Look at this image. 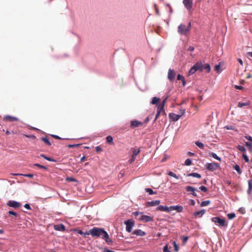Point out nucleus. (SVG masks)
Returning a JSON list of instances; mask_svg holds the SVG:
<instances>
[{
    "mask_svg": "<svg viewBox=\"0 0 252 252\" xmlns=\"http://www.w3.org/2000/svg\"><path fill=\"white\" fill-rule=\"evenodd\" d=\"M89 235H91L93 237H101L108 244L112 243V241L110 239L108 234L103 228L94 227L89 231Z\"/></svg>",
    "mask_w": 252,
    "mask_h": 252,
    "instance_id": "f257e3e1",
    "label": "nucleus"
},
{
    "mask_svg": "<svg viewBox=\"0 0 252 252\" xmlns=\"http://www.w3.org/2000/svg\"><path fill=\"white\" fill-rule=\"evenodd\" d=\"M191 30V23L189 22L187 26L181 24L178 27V32L182 35L187 36Z\"/></svg>",
    "mask_w": 252,
    "mask_h": 252,
    "instance_id": "f03ea898",
    "label": "nucleus"
},
{
    "mask_svg": "<svg viewBox=\"0 0 252 252\" xmlns=\"http://www.w3.org/2000/svg\"><path fill=\"white\" fill-rule=\"evenodd\" d=\"M211 220L215 223H218L220 227H226L227 226L226 220L223 219L216 217L212 218Z\"/></svg>",
    "mask_w": 252,
    "mask_h": 252,
    "instance_id": "7ed1b4c3",
    "label": "nucleus"
},
{
    "mask_svg": "<svg viewBox=\"0 0 252 252\" xmlns=\"http://www.w3.org/2000/svg\"><path fill=\"white\" fill-rule=\"evenodd\" d=\"M124 223L126 225V229L128 232H131L132 231V227L134 226L135 222L132 219L128 220L125 221Z\"/></svg>",
    "mask_w": 252,
    "mask_h": 252,
    "instance_id": "20e7f679",
    "label": "nucleus"
},
{
    "mask_svg": "<svg viewBox=\"0 0 252 252\" xmlns=\"http://www.w3.org/2000/svg\"><path fill=\"white\" fill-rule=\"evenodd\" d=\"M205 167L207 170L214 171L220 167V164L216 162L208 163L205 165Z\"/></svg>",
    "mask_w": 252,
    "mask_h": 252,
    "instance_id": "39448f33",
    "label": "nucleus"
},
{
    "mask_svg": "<svg viewBox=\"0 0 252 252\" xmlns=\"http://www.w3.org/2000/svg\"><path fill=\"white\" fill-rule=\"evenodd\" d=\"M158 109H157V114L156 116V118L155 121H156L159 117V116L161 114L162 115H165L166 113L164 110L163 104H158Z\"/></svg>",
    "mask_w": 252,
    "mask_h": 252,
    "instance_id": "423d86ee",
    "label": "nucleus"
},
{
    "mask_svg": "<svg viewBox=\"0 0 252 252\" xmlns=\"http://www.w3.org/2000/svg\"><path fill=\"white\" fill-rule=\"evenodd\" d=\"M183 3L185 7L189 11H190L193 5L192 0H183Z\"/></svg>",
    "mask_w": 252,
    "mask_h": 252,
    "instance_id": "0eeeda50",
    "label": "nucleus"
},
{
    "mask_svg": "<svg viewBox=\"0 0 252 252\" xmlns=\"http://www.w3.org/2000/svg\"><path fill=\"white\" fill-rule=\"evenodd\" d=\"M138 220L144 222H147L149 221H153V218L150 216L143 215L138 219Z\"/></svg>",
    "mask_w": 252,
    "mask_h": 252,
    "instance_id": "6e6552de",
    "label": "nucleus"
},
{
    "mask_svg": "<svg viewBox=\"0 0 252 252\" xmlns=\"http://www.w3.org/2000/svg\"><path fill=\"white\" fill-rule=\"evenodd\" d=\"M7 205L9 207H13L15 208H17L21 206L20 203L17 202L16 201H12V200L9 201L7 202Z\"/></svg>",
    "mask_w": 252,
    "mask_h": 252,
    "instance_id": "1a4fd4ad",
    "label": "nucleus"
},
{
    "mask_svg": "<svg viewBox=\"0 0 252 252\" xmlns=\"http://www.w3.org/2000/svg\"><path fill=\"white\" fill-rule=\"evenodd\" d=\"M176 73L175 71L171 69H169L168 73V78L171 81H173L174 80L175 77Z\"/></svg>",
    "mask_w": 252,
    "mask_h": 252,
    "instance_id": "9d476101",
    "label": "nucleus"
},
{
    "mask_svg": "<svg viewBox=\"0 0 252 252\" xmlns=\"http://www.w3.org/2000/svg\"><path fill=\"white\" fill-rule=\"evenodd\" d=\"M186 190L188 192H190V194L194 196H197V194L195 192L196 189L195 188L191 186H187L186 187Z\"/></svg>",
    "mask_w": 252,
    "mask_h": 252,
    "instance_id": "9b49d317",
    "label": "nucleus"
},
{
    "mask_svg": "<svg viewBox=\"0 0 252 252\" xmlns=\"http://www.w3.org/2000/svg\"><path fill=\"white\" fill-rule=\"evenodd\" d=\"M205 213V211L202 209L199 211H196L193 213V216L195 218L201 217Z\"/></svg>",
    "mask_w": 252,
    "mask_h": 252,
    "instance_id": "f8f14e48",
    "label": "nucleus"
},
{
    "mask_svg": "<svg viewBox=\"0 0 252 252\" xmlns=\"http://www.w3.org/2000/svg\"><path fill=\"white\" fill-rule=\"evenodd\" d=\"M55 230L57 231H64L65 230V226L63 224H56L54 226Z\"/></svg>",
    "mask_w": 252,
    "mask_h": 252,
    "instance_id": "ddd939ff",
    "label": "nucleus"
},
{
    "mask_svg": "<svg viewBox=\"0 0 252 252\" xmlns=\"http://www.w3.org/2000/svg\"><path fill=\"white\" fill-rule=\"evenodd\" d=\"M5 121H8L9 122H13V121H18L19 119L16 117L11 116L9 115H7L4 117L3 118Z\"/></svg>",
    "mask_w": 252,
    "mask_h": 252,
    "instance_id": "4468645a",
    "label": "nucleus"
},
{
    "mask_svg": "<svg viewBox=\"0 0 252 252\" xmlns=\"http://www.w3.org/2000/svg\"><path fill=\"white\" fill-rule=\"evenodd\" d=\"M142 123L137 120L131 121L130 122V126L132 127H138L142 125Z\"/></svg>",
    "mask_w": 252,
    "mask_h": 252,
    "instance_id": "2eb2a0df",
    "label": "nucleus"
},
{
    "mask_svg": "<svg viewBox=\"0 0 252 252\" xmlns=\"http://www.w3.org/2000/svg\"><path fill=\"white\" fill-rule=\"evenodd\" d=\"M170 210H176L178 212H182L183 211V207L182 206L176 205L170 207Z\"/></svg>",
    "mask_w": 252,
    "mask_h": 252,
    "instance_id": "dca6fc26",
    "label": "nucleus"
},
{
    "mask_svg": "<svg viewBox=\"0 0 252 252\" xmlns=\"http://www.w3.org/2000/svg\"><path fill=\"white\" fill-rule=\"evenodd\" d=\"M133 234H135L137 236H143L146 235V233L141 229H136L133 232Z\"/></svg>",
    "mask_w": 252,
    "mask_h": 252,
    "instance_id": "f3484780",
    "label": "nucleus"
},
{
    "mask_svg": "<svg viewBox=\"0 0 252 252\" xmlns=\"http://www.w3.org/2000/svg\"><path fill=\"white\" fill-rule=\"evenodd\" d=\"M169 117L173 121H177L181 118L179 114H176L173 113L169 114Z\"/></svg>",
    "mask_w": 252,
    "mask_h": 252,
    "instance_id": "a211bd4d",
    "label": "nucleus"
},
{
    "mask_svg": "<svg viewBox=\"0 0 252 252\" xmlns=\"http://www.w3.org/2000/svg\"><path fill=\"white\" fill-rule=\"evenodd\" d=\"M157 210L160 211H166V212H170L171 211L170 207H168L167 206H164L162 205L159 206L157 208Z\"/></svg>",
    "mask_w": 252,
    "mask_h": 252,
    "instance_id": "6ab92c4d",
    "label": "nucleus"
},
{
    "mask_svg": "<svg viewBox=\"0 0 252 252\" xmlns=\"http://www.w3.org/2000/svg\"><path fill=\"white\" fill-rule=\"evenodd\" d=\"M194 68H196L197 70H199L200 71H203V63L201 62H197L194 64Z\"/></svg>",
    "mask_w": 252,
    "mask_h": 252,
    "instance_id": "aec40b11",
    "label": "nucleus"
},
{
    "mask_svg": "<svg viewBox=\"0 0 252 252\" xmlns=\"http://www.w3.org/2000/svg\"><path fill=\"white\" fill-rule=\"evenodd\" d=\"M160 203V200H154L147 202L148 206H155L158 205Z\"/></svg>",
    "mask_w": 252,
    "mask_h": 252,
    "instance_id": "412c9836",
    "label": "nucleus"
},
{
    "mask_svg": "<svg viewBox=\"0 0 252 252\" xmlns=\"http://www.w3.org/2000/svg\"><path fill=\"white\" fill-rule=\"evenodd\" d=\"M203 70H205L207 72H209L211 70L210 65L208 63L203 64Z\"/></svg>",
    "mask_w": 252,
    "mask_h": 252,
    "instance_id": "4be33fe9",
    "label": "nucleus"
},
{
    "mask_svg": "<svg viewBox=\"0 0 252 252\" xmlns=\"http://www.w3.org/2000/svg\"><path fill=\"white\" fill-rule=\"evenodd\" d=\"M106 139L107 142L108 143H109V144H111V145L114 144L113 138L111 136H110V135L107 136L106 138Z\"/></svg>",
    "mask_w": 252,
    "mask_h": 252,
    "instance_id": "5701e85b",
    "label": "nucleus"
},
{
    "mask_svg": "<svg viewBox=\"0 0 252 252\" xmlns=\"http://www.w3.org/2000/svg\"><path fill=\"white\" fill-rule=\"evenodd\" d=\"M188 176H191V177H195V178H201V176L200 174L197 173H189V174L188 175Z\"/></svg>",
    "mask_w": 252,
    "mask_h": 252,
    "instance_id": "b1692460",
    "label": "nucleus"
},
{
    "mask_svg": "<svg viewBox=\"0 0 252 252\" xmlns=\"http://www.w3.org/2000/svg\"><path fill=\"white\" fill-rule=\"evenodd\" d=\"M250 104V102L248 101L246 102H239L238 104V107L242 108L244 106H249Z\"/></svg>",
    "mask_w": 252,
    "mask_h": 252,
    "instance_id": "393cba45",
    "label": "nucleus"
},
{
    "mask_svg": "<svg viewBox=\"0 0 252 252\" xmlns=\"http://www.w3.org/2000/svg\"><path fill=\"white\" fill-rule=\"evenodd\" d=\"M41 140L48 146H51L52 145V143L50 142L47 137H42L41 138Z\"/></svg>",
    "mask_w": 252,
    "mask_h": 252,
    "instance_id": "a878e982",
    "label": "nucleus"
},
{
    "mask_svg": "<svg viewBox=\"0 0 252 252\" xmlns=\"http://www.w3.org/2000/svg\"><path fill=\"white\" fill-rule=\"evenodd\" d=\"M14 175H20V176H23L24 177H28V178H32L33 177V175L32 174H13Z\"/></svg>",
    "mask_w": 252,
    "mask_h": 252,
    "instance_id": "bb28decb",
    "label": "nucleus"
},
{
    "mask_svg": "<svg viewBox=\"0 0 252 252\" xmlns=\"http://www.w3.org/2000/svg\"><path fill=\"white\" fill-rule=\"evenodd\" d=\"M132 155L134 156H137L140 152V149H136L135 148L132 149Z\"/></svg>",
    "mask_w": 252,
    "mask_h": 252,
    "instance_id": "cd10ccee",
    "label": "nucleus"
},
{
    "mask_svg": "<svg viewBox=\"0 0 252 252\" xmlns=\"http://www.w3.org/2000/svg\"><path fill=\"white\" fill-rule=\"evenodd\" d=\"M159 98L157 97H154L151 101L152 104H157L159 101Z\"/></svg>",
    "mask_w": 252,
    "mask_h": 252,
    "instance_id": "c85d7f7f",
    "label": "nucleus"
},
{
    "mask_svg": "<svg viewBox=\"0 0 252 252\" xmlns=\"http://www.w3.org/2000/svg\"><path fill=\"white\" fill-rule=\"evenodd\" d=\"M197 70L196 68H194V66L193 65L189 70V75H191L194 74Z\"/></svg>",
    "mask_w": 252,
    "mask_h": 252,
    "instance_id": "c756f323",
    "label": "nucleus"
},
{
    "mask_svg": "<svg viewBox=\"0 0 252 252\" xmlns=\"http://www.w3.org/2000/svg\"><path fill=\"white\" fill-rule=\"evenodd\" d=\"M195 145L200 149H203L204 148V145L202 143L199 141H196L195 143Z\"/></svg>",
    "mask_w": 252,
    "mask_h": 252,
    "instance_id": "7c9ffc66",
    "label": "nucleus"
},
{
    "mask_svg": "<svg viewBox=\"0 0 252 252\" xmlns=\"http://www.w3.org/2000/svg\"><path fill=\"white\" fill-rule=\"evenodd\" d=\"M210 201H209V200L204 201L201 203L200 206L201 207L208 206V205L210 204Z\"/></svg>",
    "mask_w": 252,
    "mask_h": 252,
    "instance_id": "2f4dec72",
    "label": "nucleus"
},
{
    "mask_svg": "<svg viewBox=\"0 0 252 252\" xmlns=\"http://www.w3.org/2000/svg\"><path fill=\"white\" fill-rule=\"evenodd\" d=\"M145 191L147 192H148L149 194L150 195L155 194L157 193L156 192L154 191L151 189H150V188L145 189Z\"/></svg>",
    "mask_w": 252,
    "mask_h": 252,
    "instance_id": "473e14b6",
    "label": "nucleus"
},
{
    "mask_svg": "<svg viewBox=\"0 0 252 252\" xmlns=\"http://www.w3.org/2000/svg\"><path fill=\"white\" fill-rule=\"evenodd\" d=\"M237 149L239 151L244 152V153L246 152V148L243 146L238 145L237 146Z\"/></svg>",
    "mask_w": 252,
    "mask_h": 252,
    "instance_id": "72a5a7b5",
    "label": "nucleus"
},
{
    "mask_svg": "<svg viewBox=\"0 0 252 252\" xmlns=\"http://www.w3.org/2000/svg\"><path fill=\"white\" fill-rule=\"evenodd\" d=\"M172 243L174 246V251L176 252H178L179 250V246H178V245L176 244V242L172 241Z\"/></svg>",
    "mask_w": 252,
    "mask_h": 252,
    "instance_id": "f704fd0d",
    "label": "nucleus"
},
{
    "mask_svg": "<svg viewBox=\"0 0 252 252\" xmlns=\"http://www.w3.org/2000/svg\"><path fill=\"white\" fill-rule=\"evenodd\" d=\"M234 168L239 174H241L242 173V171L241 170L240 168L238 165H235Z\"/></svg>",
    "mask_w": 252,
    "mask_h": 252,
    "instance_id": "c9c22d12",
    "label": "nucleus"
},
{
    "mask_svg": "<svg viewBox=\"0 0 252 252\" xmlns=\"http://www.w3.org/2000/svg\"><path fill=\"white\" fill-rule=\"evenodd\" d=\"M77 233L80 235H84L85 236H86L87 235H89V231L88 232H83L81 230H76Z\"/></svg>",
    "mask_w": 252,
    "mask_h": 252,
    "instance_id": "e433bc0d",
    "label": "nucleus"
},
{
    "mask_svg": "<svg viewBox=\"0 0 252 252\" xmlns=\"http://www.w3.org/2000/svg\"><path fill=\"white\" fill-rule=\"evenodd\" d=\"M227 216L229 220L233 219L234 218H235L236 215L234 213H229L227 215Z\"/></svg>",
    "mask_w": 252,
    "mask_h": 252,
    "instance_id": "4c0bfd02",
    "label": "nucleus"
},
{
    "mask_svg": "<svg viewBox=\"0 0 252 252\" xmlns=\"http://www.w3.org/2000/svg\"><path fill=\"white\" fill-rule=\"evenodd\" d=\"M168 175L175 178L176 179H179V177L178 176H177L176 174H175L174 173H173L171 171L169 172L168 173Z\"/></svg>",
    "mask_w": 252,
    "mask_h": 252,
    "instance_id": "58836bf2",
    "label": "nucleus"
},
{
    "mask_svg": "<svg viewBox=\"0 0 252 252\" xmlns=\"http://www.w3.org/2000/svg\"><path fill=\"white\" fill-rule=\"evenodd\" d=\"M33 166L38 167L42 168V169H44L45 170H47V168L46 166L42 165H40V164H39L38 163H35V164H34Z\"/></svg>",
    "mask_w": 252,
    "mask_h": 252,
    "instance_id": "ea45409f",
    "label": "nucleus"
},
{
    "mask_svg": "<svg viewBox=\"0 0 252 252\" xmlns=\"http://www.w3.org/2000/svg\"><path fill=\"white\" fill-rule=\"evenodd\" d=\"M192 163V161L190 159L188 158L185 161V165L187 166H189L191 165Z\"/></svg>",
    "mask_w": 252,
    "mask_h": 252,
    "instance_id": "a19ab883",
    "label": "nucleus"
},
{
    "mask_svg": "<svg viewBox=\"0 0 252 252\" xmlns=\"http://www.w3.org/2000/svg\"><path fill=\"white\" fill-rule=\"evenodd\" d=\"M211 156H212V157L213 158H215V159H217V160H219V161H220V160H221V158H220L217 155V154H215V153H211Z\"/></svg>",
    "mask_w": 252,
    "mask_h": 252,
    "instance_id": "79ce46f5",
    "label": "nucleus"
},
{
    "mask_svg": "<svg viewBox=\"0 0 252 252\" xmlns=\"http://www.w3.org/2000/svg\"><path fill=\"white\" fill-rule=\"evenodd\" d=\"M163 252H171L170 250H168V245L166 244L163 248Z\"/></svg>",
    "mask_w": 252,
    "mask_h": 252,
    "instance_id": "37998d69",
    "label": "nucleus"
},
{
    "mask_svg": "<svg viewBox=\"0 0 252 252\" xmlns=\"http://www.w3.org/2000/svg\"><path fill=\"white\" fill-rule=\"evenodd\" d=\"M245 145L250 149V151L252 150V145L251 143L246 142Z\"/></svg>",
    "mask_w": 252,
    "mask_h": 252,
    "instance_id": "c03bdc74",
    "label": "nucleus"
},
{
    "mask_svg": "<svg viewBox=\"0 0 252 252\" xmlns=\"http://www.w3.org/2000/svg\"><path fill=\"white\" fill-rule=\"evenodd\" d=\"M199 189L203 192H206L208 190V189L206 187H205V186H201L199 187Z\"/></svg>",
    "mask_w": 252,
    "mask_h": 252,
    "instance_id": "a18cd8bd",
    "label": "nucleus"
},
{
    "mask_svg": "<svg viewBox=\"0 0 252 252\" xmlns=\"http://www.w3.org/2000/svg\"><path fill=\"white\" fill-rule=\"evenodd\" d=\"M8 213L9 215H13L14 216H15V217H17L18 216L16 212H14L12 211H8Z\"/></svg>",
    "mask_w": 252,
    "mask_h": 252,
    "instance_id": "49530a36",
    "label": "nucleus"
},
{
    "mask_svg": "<svg viewBox=\"0 0 252 252\" xmlns=\"http://www.w3.org/2000/svg\"><path fill=\"white\" fill-rule=\"evenodd\" d=\"M185 113V109H180V112L178 114L180 117H181Z\"/></svg>",
    "mask_w": 252,
    "mask_h": 252,
    "instance_id": "de8ad7c7",
    "label": "nucleus"
},
{
    "mask_svg": "<svg viewBox=\"0 0 252 252\" xmlns=\"http://www.w3.org/2000/svg\"><path fill=\"white\" fill-rule=\"evenodd\" d=\"M243 158H244L245 162H248L249 161V159L248 158V157L245 154H243Z\"/></svg>",
    "mask_w": 252,
    "mask_h": 252,
    "instance_id": "09e8293b",
    "label": "nucleus"
},
{
    "mask_svg": "<svg viewBox=\"0 0 252 252\" xmlns=\"http://www.w3.org/2000/svg\"><path fill=\"white\" fill-rule=\"evenodd\" d=\"M238 211L242 214L245 213V209L243 207H241L239 209Z\"/></svg>",
    "mask_w": 252,
    "mask_h": 252,
    "instance_id": "8fccbe9b",
    "label": "nucleus"
},
{
    "mask_svg": "<svg viewBox=\"0 0 252 252\" xmlns=\"http://www.w3.org/2000/svg\"><path fill=\"white\" fill-rule=\"evenodd\" d=\"M248 184H249V190H252V180H250L249 181Z\"/></svg>",
    "mask_w": 252,
    "mask_h": 252,
    "instance_id": "3c124183",
    "label": "nucleus"
},
{
    "mask_svg": "<svg viewBox=\"0 0 252 252\" xmlns=\"http://www.w3.org/2000/svg\"><path fill=\"white\" fill-rule=\"evenodd\" d=\"M182 238L184 244H185L188 240V237L187 236H182Z\"/></svg>",
    "mask_w": 252,
    "mask_h": 252,
    "instance_id": "603ef678",
    "label": "nucleus"
},
{
    "mask_svg": "<svg viewBox=\"0 0 252 252\" xmlns=\"http://www.w3.org/2000/svg\"><path fill=\"white\" fill-rule=\"evenodd\" d=\"M185 79L184 77L180 74H178L177 76V80L182 81Z\"/></svg>",
    "mask_w": 252,
    "mask_h": 252,
    "instance_id": "864d4df0",
    "label": "nucleus"
},
{
    "mask_svg": "<svg viewBox=\"0 0 252 252\" xmlns=\"http://www.w3.org/2000/svg\"><path fill=\"white\" fill-rule=\"evenodd\" d=\"M135 156L132 155L131 158L129 160V163H131L133 162L135 160Z\"/></svg>",
    "mask_w": 252,
    "mask_h": 252,
    "instance_id": "5fc2aeb1",
    "label": "nucleus"
},
{
    "mask_svg": "<svg viewBox=\"0 0 252 252\" xmlns=\"http://www.w3.org/2000/svg\"><path fill=\"white\" fill-rule=\"evenodd\" d=\"M189 203L190 205L194 206L195 205V201L193 199H190Z\"/></svg>",
    "mask_w": 252,
    "mask_h": 252,
    "instance_id": "6e6d98bb",
    "label": "nucleus"
},
{
    "mask_svg": "<svg viewBox=\"0 0 252 252\" xmlns=\"http://www.w3.org/2000/svg\"><path fill=\"white\" fill-rule=\"evenodd\" d=\"M46 160H48L49 161H52V162H56V160L55 159H54V158H52L48 157H47V158H46Z\"/></svg>",
    "mask_w": 252,
    "mask_h": 252,
    "instance_id": "4d7b16f0",
    "label": "nucleus"
},
{
    "mask_svg": "<svg viewBox=\"0 0 252 252\" xmlns=\"http://www.w3.org/2000/svg\"><path fill=\"white\" fill-rule=\"evenodd\" d=\"M224 128L228 130H231L233 129V126H224Z\"/></svg>",
    "mask_w": 252,
    "mask_h": 252,
    "instance_id": "13d9d810",
    "label": "nucleus"
},
{
    "mask_svg": "<svg viewBox=\"0 0 252 252\" xmlns=\"http://www.w3.org/2000/svg\"><path fill=\"white\" fill-rule=\"evenodd\" d=\"M24 207L26 208L28 210H31V207H30V205L29 204H26L24 205Z\"/></svg>",
    "mask_w": 252,
    "mask_h": 252,
    "instance_id": "bf43d9fd",
    "label": "nucleus"
},
{
    "mask_svg": "<svg viewBox=\"0 0 252 252\" xmlns=\"http://www.w3.org/2000/svg\"><path fill=\"white\" fill-rule=\"evenodd\" d=\"M235 88L238 90H242L243 87L241 86L235 85Z\"/></svg>",
    "mask_w": 252,
    "mask_h": 252,
    "instance_id": "052dcab7",
    "label": "nucleus"
},
{
    "mask_svg": "<svg viewBox=\"0 0 252 252\" xmlns=\"http://www.w3.org/2000/svg\"><path fill=\"white\" fill-rule=\"evenodd\" d=\"M79 146V144H74V145H68V147L69 148H74L75 147H78Z\"/></svg>",
    "mask_w": 252,
    "mask_h": 252,
    "instance_id": "680f3d73",
    "label": "nucleus"
},
{
    "mask_svg": "<svg viewBox=\"0 0 252 252\" xmlns=\"http://www.w3.org/2000/svg\"><path fill=\"white\" fill-rule=\"evenodd\" d=\"M142 213H140L138 211H136L133 213V214L135 217H137L140 214H141Z\"/></svg>",
    "mask_w": 252,
    "mask_h": 252,
    "instance_id": "e2e57ef3",
    "label": "nucleus"
},
{
    "mask_svg": "<svg viewBox=\"0 0 252 252\" xmlns=\"http://www.w3.org/2000/svg\"><path fill=\"white\" fill-rule=\"evenodd\" d=\"M66 180L69 181H75V180L72 177H67L66 178Z\"/></svg>",
    "mask_w": 252,
    "mask_h": 252,
    "instance_id": "0e129e2a",
    "label": "nucleus"
},
{
    "mask_svg": "<svg viewBox=\"0 0 252 252\" xmlns=\"http://www.w3.org/2000/svg\"><path fill=\"white\" fill-rule=\"evenodd\" d=\"M194 50V48L192 46H190L188 49V50L190 51H193Z\"/></svg>",
    "mask_w": 252,
    "mask_h": 252,
    "instance_id": "69168bd1",
    "label": "nucleus"
},
{
    "mask_svg": "<svg viewBox=\"0 0 252 252\" xmlns=\"http://www.w3.org/2000/svg\"><path fill=\"white\" fill-rule=\"evenodd\" d=\"M245 138L248 139V140L252 142V137L250 136H245Z\"/></svg>",
    "mask_w": 252,
    "mask_h": 252,
    "instance_id": "338daca9",
    "label": "nucleus"
},
{
    "mask_svg": "<svg viewBox=\"0 0 252 252\" xmlns=\"http://www.w3.org/2000/svg\"><path fill=\"white\" fill-rule=\"evenodd\" d=\"M220 68V66L219 65H216L215 67V69L216 71H219Z\"/></svg>",
    "mask_w": 252,
    "mask_h": 252,
    "instance_id": "774afa93",
    "label": "nucleus"
}]
</instances>
